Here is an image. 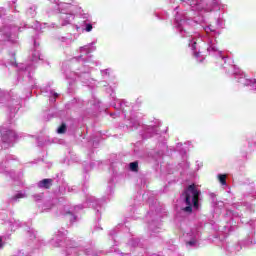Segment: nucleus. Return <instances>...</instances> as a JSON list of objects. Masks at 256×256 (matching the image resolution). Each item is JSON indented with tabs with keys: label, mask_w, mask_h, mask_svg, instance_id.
I'll list each match as a JSON object with an SVG mask.
<instances>
[{
	"label": "nucleus",
	"mask_w": 256,
	"mask_h": 256,
	"mask_svg": "<svg viewBox=\"0 0 256 256\" xmlns=\"http://www.w3.org/2000/svg\"><path fill=\"white\" fill-rule=\"evenodd\" d=\"M130 171H133L134 173H137L139 171V162H131L130 163Z\"/></svg>",
	"instance_id": "3"
},
{
	"label": "nucleus",
	"mask_w": 256,
	"mask_h": 256,
	"mask_svg": "<svg viewBox=\"0 0 256 256\" xmlns=\"http://www.w3.org/2000/svg\"><path fill=\"white\" fill-rule=\"evenodd\" d=\"M182 197L184 199V203L187 205L182 208L184 213H193V207L194 209H199V197H201V190L197 189L195 184H191L184 189Z\"/></svg>",
	"instance_id": "1"
},
{
	"label": "nucleus",
	"mask_w": 256,
	"mask_h": 256,
	"mask_svg": "<svg viewBox=\"0 0 256 256\" xmlns=\"http://www.w3.org/2000/svg\"><path fill=\"white\" fill-rule=\"evenodd\" d=\"M197 45V42H193V44H192V49H196V46Z\"/></svg>",
	"instance_id": "10"
},
{
	"label": "nucleus",
	"mask_w": 256,
	"mask_h": 256,
	"mask_svg": "<svg viewBox=\"0 0 256 256\" xmlns=\"http://www.w3.org/2000/svg\"><path fill=\"white\" fill-rule=\"evenodd\" d=\"M23 197H25L24 194L18 193V194L15 195L14 199H23Z\"/></svg>",
	"instance_id": "7"
},
{
	"label": "nucleus",
	"mask_w": 256,
	"mask_h": 256,
	"mask_svg": "<svg viewBox=\"0 0 256 256\" xmlns=\"http://www.w3.org/2000/svg\"><path fill=\"white\" fill-rule=\"evenodd\" d=\"M66 132H67V124L62 123L57 129V133H59L60 135H63V133H66Z\"/></svg>",
	"instance_id": "4"
},
{
	"label": "nucleus",
	"mask_w": 256,
	"mask_h": 256,
	"mask_svg": "<svg viewBox=\"0 0 256 256\" xmlns=\"http://www.w3.org/2000/svg\"><path fill=\"white\" fill-rule=\"evenodd\" d=\"M87 33H90V31H93V25L92 24H86V29Z\"/></svg>",
	"instance_id": "6"
},
{
	"label": "nucleus",
	"mask_w": 256,
	"mask_h": 256,
	"mask_svg": "<svg viewBox=\"0 0 256 256\" xmlns=\"http://www.w3.org/2000/svg\"><path fill=\"white\" fill-rule=\"evenodd\" d=\"M3 247V238H0V249Z\"/></svg>",
	"instance_id": "9"
},
{
	"label": "nucleus",
	"mask_w": 256,
	"mask_h": 256,
	"mask_svg": "<svg viewBox=\"0 0 256 256\" xmlns=\"http://www.w3.org/2000/svg\"><path fill=\"white\" fill-rule=\"evenodd\" d=\"M188 245H195V241H189Z\"/></svg>",
	"instance_id": "11"
},
{
	"label": "nucleus",
	"mask_w": 256,
	"mask_h": 256,
	"mask_svg": "<svg viewBox=\"0 0 256 256\" xmlns=\"http://www.w3.org/2000/svg\"><path fill=\"white\" fill-rule=\"evenodd\" d=\"M254 83H255V79H249V80H247L245 85H254Z\"/></svg>",
	"instance_id": "8"
},
{
	"label": "nucleus",
	"mask_w": 256,
	"mask_h": 256,
	"mask_svg": "<svg viewBox=\"0 0 256 256\" xmlns=\"http://www.w3.org/2000/svg\"><path fill=\"white\" fill-rule=\"evenodd\" d=\"M53 185V179H43L38 183V187L42 189H51V186Z\"/></svg>",
	"instance_id": "2"
},
{
	"label": "nucleus",
	"mask_w": 256,
	"mask_h": 256,
	"mask_svg": "<svg viewBox=\"0 0 256 256\" xmlns=\"http://www.w3.org/2000/svg\"><path fill=\"white\" fill-rule=\"evenodd\" d=\"M54 96H55V97H59V94L55 93Z\"/></svg>",
	"instance_id": "12"
},
{
	"label": "nucleus",
	"mask_w": 256,
	"mask_h": 256,
	"mask_svg": "<svg viewBox=\"0 0 256 256\" xmlns=\"http://www.w3.org/2000/svg\"><path fill=\"white\" fill-rule=\"evenodd\" d=\"M218 180L221 183V185H227V175L226 174H219Z\"/></svg>",
	"instance_id": "5"
}]
</instances>
